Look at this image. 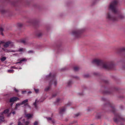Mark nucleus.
<instances>
[{
	"label": "nucleus",
	"instance_id": "nucleus-1",
	"mask_svg": "<svg viewBox=\"0 0 125 125\" xmlns=\"http://www.w3.org/2000/svg\"><path fill=\"white\" fill-rule=\"evenodd\" d=\"M92 62L96 64L98 66H100L101 67L106 69H111L114 67V65L113 62H104L101 60L97 59L93 60Z\"/></svg>",
	"mask_w": 125,
	"mask_h": 125
},
{
	"label": "nucleus",
	"instance_id": "nucleus-2",
	"mask_svg": "<svg viewBox=\"0 0 125 125\" xmlns=\"http://www.w3.org/2000/svg\"><path fill=\"white\" fill-rule=\"evenodd\" d=\"M117 1L114 0L111 3L109 7V9L115 13H116L118 11V10L117 7Z\"/></svg>",
	"mask_w": 125,
	"mask_h": 125
},
{
	"label": "nucleus",
	"instance_id": "nucleus-3",
	"mask_svg": "<svg viewBox=\"0 0 125 125\" xmlns=\"http://www.w3.org/2000/svg\"><path fill=\"white\" fill-rule=\"evenodd\" d=\"M124 17V16L122 14H121L118 16V18H115L111 15L109 13L107 14L106 15V18L108 20L110 21H117L118 18L122 19Z\"/></svg>",
	"mask_w": 125,
	"mask_h": 125
},
{
	"label": "nucleus",
	"instance_id": "nucleus-4",
	"mask_svg": "<svg viewBox=\"0 0 125 125\" xmlns=\"http://www.w3.org/2000/svg\"><path fill=\"white\" fill-rule=\"evenodd\" d=\"M81 30H76L73 31L72 33V35L76 38H79L80 36V34L81 33Z\"/></svg>",
	"mask_w": 125,
	"mask_h": 125
},
{
	"label": "nucleus",
	"instance_id": "nucleus-5",
	"mask_svg": "<svg viewBox=\"0 0 125 125\" xmlns=\"http://www.w3.org/2000/svg\"><path fill=\"white\" fill-rule=\"evenodd\" d=\"M115 117L114 118V122L118 123L120 120H123L121 116L119 114H115Z\"/></svg>",
	"mask_w": 125,
	"mask_h": 125
},
{
	"label": "nucleus",
	"instance_id": "nucleus-6",
	"mask_svg": "<svg viewBox=\"0 0 125 125\" xmlns=\"http://www.w3.org/2000/svg\"><path fill=\"white\" fill-rule=\"evenodd\" d=\"M19 98L16 97H13L10 98L9 101L10 103H14L18 100H19Z\"/></svg>",
	"mask_w": 125,
	"mask_h": 125
},
{
	"label": "nucleus",
	"instance_id": "nucleus-7",
	"mask_svg": "<svg viewBox=\"0 0 125 125\" xmlns=\"http://www.w3.org/2000/svg\"><path fill=\"white\" fill-rule=\"evenodd\" d=\"M52 83H53L54 86H56L57 84V81L54 78L49 83L50 85H51Z\"/></svg>",
	"mask_w": 125,
	"mask_h": 125
},
{
	"label": "nucleus",
	"instance_id": "nucleus-8",
	"mask_svg": "<svg viewBox=\"0 0 125 125\" xmlns=\"http://www.w3.org/2000/svg\"><path fill=\"white\" fill-rule=\"evenodd\" d=\"M65 110V107H62L61 109L59 112V113L61 114H62L64 113Z\"/></svg>",
	"mask_w": 125,
	"mask_h": 125
},
{
	"label": "nucleus",
	"instance_id": "nucleus-9",
	"mask_svg": "<svg viewBox=\"0 0 125 125\" xmlns=\"http://www.w3.org/2000/svg\"><path fill=\"white\" fill-rule=\"evenodd\" d=\"M11 43V42H6L5 44L3 45V46L5 48H7L8 47L9 45Z\"/></svg>",
	"mask_w": 125,
	"mask_h": 125
},
{
	"label": "nucleus",
	"instance_id": "nucleus-10",
	"mask_svg": "<svg viewBox=\"0 0 125 125\" xmlns=\"http://www.w3.org/2000/svg\"><path fill=\"white\" fill-rule=\"evenodd\" d=\"M9 110L8 109L5 110L3 112H2L0 114L1 115H3V114H6L7 113L9 112Z\"/></svg>",
	"mask_w": 125,
	"mask_h": 125
},
{
	"label": "nucleus",
	"instance_id": "nucleus-11",
	"mask_svg": "<svg viewBox=\"0 0 125 125\" xmlns=\"http://www.w3.org/2000/svg\"><path fill=\"white\" fill-rule=\"evenodd\" d=\"M61 101L60 99L59 98H58L57 99L56 102H55V104L56 105H58V103L60 102Z\"/></svg>",
	"mask_w": 125,
	"mask_h": 125
},
{
	"label": "nucleus",
	"instance_id": "nucleus-12",
	"mask_svg": "<svg viewBox=\"0 0 125 125\" xmlns=\"http://www.w3.org/2000/svg\"><path fill=\"white\" fill-rule=\"evenodd\" d=\"M4 121V118L3 116H0V122H3Z\"/></svg>",
	"mask_w": 125,
	"mask_h": 125
},
{
	"label": "nucleus",
	"instance_id": "nucleus-13",
	"mask_svg": "<svg viewBox=\"0 0 125 125\" xmlns=\"http://www.w3.org/2000/svg\"><path fill=\"white\" fill-rule=\"evenodd\" d=\"M110 109L112 110L111 111L113 112V113L115 112V110L114 108V105H113L112 106H110Z\"/></svg>",
	"mask_w": 125,
	"mask_h": 125
},
{
	"label": "nucleus",
	"instance_id": "nucleus-14",
	"mask_svg": "<svg viewBox=\"0 0 125 125\" xmlns=\"http://www.w3.org/2000/svg\"><path fill=\"white\" fill-rule=\"evenodd\" d=\"M22 105V104L21 103H19L16 104L15 108L17 109L18 108V106H20Z\"/></svg>",
	"mask_w": 125,
	"mask_h": 125
},
{
	"label": "nucleus",
	"instance_id": "nucleus-15",
	"mask_svg": "<svg viewBox=\"0 0 125 125\" xmlns=\"http://www.w3.org/2000/svg\"><path fill=\"white\" fill-rule=\"evenodd\" d=\"M26 115L28 118L29 119L30 118L32 117L33 115L29 114H28Z\"/></svg>",
	"mask_w": 125,
	"mask_h": 125
},
{
	"label": "nucleus",
	"instance_id": "nucleus-16",
	"mask_svg": "<svg viewBox=\"0 0 125 125\" xmlns=\"http://www.w3.org/2000/svg\"><path fill=\"white\" fill-rule=\"evenodd\" d=\"M28 99H25L24 101H23L22 102H21V103L22 104H24V105L27 102H28Z\"/></svg>",
	"mask_w": 125,
	"mask_h": 125
},
{
	"label": "nucleus",
	"instance_id": "nucleus-17",
	"mask_svg": "<svg viewBox=\"0 0 125 125\" xmlns=\"http://www.w3.org/2000/svg\"><path fill=\"white\" fill-rule=\"evenodd\" d=\"M74 70L75 71H78L79 69V68L78 67L76 66L74 68Z\"/></svg>",
	"mask_w": 125,
	"mask_h": 125
},
{
	"label": "nucleus",
	"instance_id": "nucleus-18",
	"mask_svg": "<svg viewBox=\"0 0 125 125\" xmlns=\"http://www.w3.org/2000/svg\"><path fill=\"white\" fill-rule=\"evenodd\" d=\"M6 59V58L5 57H3L0 59L1 61L2 62L4 61Z\"/></svg>",
	"mask_w": 125,
	"mask_h": 125
},
{
	"label": "nucleus",
	"instance_id": "nucleus-19",
	"mask_svg": "<svg viewBox=\"0 0 125 125\" xmlns=\"http://www.w3.org/2000/svg\"><path fill=\"white\" fill-rule=\"evenodd\" d=\"M14 71L13 70H9L7 71L8 72L10 73H13Z\"/></svg>",
	"mask_w": 125,
	"mask_h": 125
},
{
	"label": "nucleus",
	"instance_id": "nucleus-20",
	"mask_svg": "<svg viewBox=\"0 0 125 125\" xmlns=\"http://www.w3.org/2000/svg\"><path fill=\"white\" fill-rule=\"evenodd\" d=\"M45 118L47 119V120L48 122H49L50 121H52V119L50 117H45Z\"/></svg>",
	"mask_w": 125,
	"mask_h": 125
},
{
	"label": "nucleus",
	"instance_id": "nucleus-21",
	"mask_svg": "<svg viewBox=\"0 0 125 125\" xmlns=\"http://www.w3.org/2000/svg\"><path fill=\"white\" fill-rule=\"evenodd\" d=\"M21 42L25 44L26 42V41L25 40L23 39L21 40Z\"/></svg>",
	"mask_w": 125,
	"mask_h": 125
},
{
	"label": "nucleus",
	"instance_id": "nucleus-22",
	"mask_svg": "<svg viewBox=\"0 0 125 125\" xmlns=\"http://www.w3.org/2000/svg\"><path fill=\"white\" fill-rule=\"evenodd\" d=\"M37 100H36L35 102L33 103V104L35 106V107L37 108V105L36 104V102Z\"/></svg>",
	"mask_w": 125,
	"mask_h": 125
},
{
	"label": "nucleus",
	"instance_id": "nucleus-23",
	"mask_svg": "<svg viewBox=\"0 0 125 125\" xmlns=\"http://www.w3.org/2000/svg\"><path fill=\"white\" fill-rule=\"evenodd\" d=\"M2 49L5 52H10V51L6 49H4L3 48H2Z\"/></svg>",
	"mask_w": 125,
	"mask_h": 125
},
{
	"label": "nucleus",
	"instance_id": "nucleus-24",
	"mask_svg": "<svg viewBox=\"0 0 125 125\" xmlns=\"http://www.w3.org/2000/svg\"><path fill=\"white\" fill-rule=\"evenodd\" d=\"M72 83V81H69L68 83V86H70L71 85Z\"/></svg>",
	"mask_w": 125,
	"mask_h": 125
},
{
	"label": "nucleus",
	"instance_id": "nucleus-25",
	"mask_svg": "<svg viewBox=\"0 0 125 125\" xmlns=\"http://www.w3.org/2000/svg\"><path fill=\"white\" fill-rule=\"evenodd\" d=\"M27 61V59L25 58H23L22 60H21V61L22 62L26 61Z\"/></svg>",
	"mask_w": 125,
	"mask_h": 125
},
{
	"label": "nucleus",
	"instance_id": "nucleus-26",
	"mask_svg": "<svg viewBox=\"0 0 125 125\" xmlns=\"http://www.w3.org/2000/svg\"><path fill=\"white\" fill-rule=\"evenodd\" d=\"M34 90L36 93H38L39 91V89H36L35 88H34Z\"/></svg>",
	"mask_w": 125,
	"mask_h": 125
},
{
	"label": "nucleus",
	"instance_id": "nucleus-27",
	"mask_svg": "<svg viewBox=\"0 0 125 125\" xmlns=\"http://www.w3.org/2000/svg\"><path fill=\"white\" fill-rule=\"evenodd\" d=\"M51 74V73H50L49 75L47 76V78L48 79V78H50Z\"/></svg>",
	"mask_w": 125,
	"mask_h": 125
},
{
	"label": "nucleus",
	"instance_id": "nucleus-28",
	"mask_svg": "<svg viewBox=\"0 0 125 125\" xmlns=\"http://www.w3.org/2000/svg\"><path fill=\"white\" fill-rule=\"evenodd\" d=\"M80 115V113H78L77 114H75L74 115L75 116V117H77Z\"/></svg>",
	"mask_w": 125,
	"mask_h": 125
},
{
	"label": "nucleus",
	"instance_id": "nucleus-29",
	"mask_svg": "<svg viewBox=\"0 0 125 125\" xmlns=\"http://www.w3.org/2000/svg\"><path fill=\"white\" fill-rule=\"evenodd\" d=\"M50 88V87H47L45 89V91H48L49 89Z\"/></svg>",
	"mask_w": 125,
	"mask_h": 125
},
{
	"label": "nucleus",
	"instance_id": "nucleus-30",
	"mask_svg": "<svg viewBox=\"0 0 125 125\" xmlns=\"http://www.w3.org/2000/svg\"><path fill=\"white\" fill-rule=\"evenodd\" d=\"M28 106L29 108H31V106H30L29 105V104H28V103H27L26 104H25L24 105V106Z\"/></svg>",
	"mask_w": 125,
	"mask_h": 125
},
{
	"label": "nucleus",
	"instance_id": "nucleus-31",
	"mask_svg": "<svg viewBox=\"0 0 125 125\" xmlns=\"http://www.w3.org/2000/svg\"><path fill=\"white\" fill-rule=\"evenodd\" d=\"M3 31L4 29L2 27H0V31L2 32Z\"/></svg>",
	"mask_w": 125,
	"mask_h": 125
},
{
	"label": "nucleus",
	"instance_id": "nucleus-32",
	"mask_svg": "<svg viewBox=\"0 0 125 125\" xmlns=\"http://www.w3.org/2000/svg\"><path fill=\"white\" fill-rule=\"evenodd\" d=\"M14 90L15 91V92H16L17 93H18L19 92V90L16 89L15 88H14Z\"/></svg>",
	"mask_w": 125,
	"mask_h": 125
},
{
	"label": "nucleus",
	"instance_id": "nucleus-33",
	"mask_svg": "<svg viewBox=\"0 0 125 125\" xmlns=\"http://www.w3.org/2000/svg\"><path fill=\"white\" fill-rule=\"evenodd\" d=\"M23 49L22 48L18 50V51H23Z\"/></svg>",
	"mask_w": 125,
	"mask_h": 125
},
{
	"label": "nucleus",
	"instance_id": "nucleus-34",
	"mask_svg": "<svg viewBox=\"0 0 125 125\" xmlns=\"http://www.w3.org/2000/svg\"><path fill=\"white\" fill-rule=\"evenodd\" d=\"M38 124V122L37 121H36L34 123V125H37Z\"/></svg>",
	"mask_w": 125,
	"mask_h": 125
},
{
	"label": "nucleus",
	"instance_id": "nucleus-35",
	"mask_svg": "<svg viewBox=\"0 0 125 125\" xmlns=\"http://www.w3.org/2000/svg\"><path fill=\"white\" fill-rule=\"evenodd\" d=\"M18 52V51L17 50H15V51L11 50V51H10V52Z\"/></svg>",
	"mask_w": 125,
	"mask_h": 125
},
{
	"label": "nucleus",
	"instance_id": "nucleus-36",
	"mask_svg": "<svg viewBox=\"0 0 125 125\" xmlns=\"http://www.w3.org/2000/svg\"><path fill=\"white\" fill-rule=\"evenodd\" d=\"M121 51H125V48H122L121 49Z\"/></svg>",
	"mask_w": 125,
	"mask_h": 125
},
{
	"label": "nucleus",
	"instance_id": "nucleus-37",
	"mask_svg": "<svg viewBox=\"0 0 125 125\" xmlns=\"http://www.w3.org/2000/svg\"><path fill=\"white\" fill-rule=\"evenodd\" d=\"M26 92V91H22V94H24Z\"/></svg>",
	"mask_w": 125,
	"mask_h": 125
},
{
	"label": "nucleus",
	"instance_id": "nucleus-38",
	"mask_svg": "<svg viewBox=\"0 0 125 125\" xmlns=\"http://www.w3.org/2000/svg\"><path fill=\"white\" fill-rule=\"evenodd\" d=\"M29 123V121H26V124L25 125H28V124Z\"/></svg>",
	"mask_w": 125,
	"mask_h": 125
},
{
	"label": "nucleus",
	"instance_id": "nucleus-39",
	"mask_svg": "<svg viewBox=\"0 0 125 125\" xmlns=\"http://www.w3.org/2000/svg\"><path fill=\"white\" fill-rule=\"evenodd\" d=\"M33 52L32 51H28V52L29 53H32Z\"/></svg>",
	"mask_w": 125,
	"mask_h": 125
},
{
	"label": "nucleus",
	"instance_id": "nucleus-40",
	"mask_svg": "<svg viewBox=\"0 0 125 125\" xmlns=\"http://www.w3.org/2000/svg\"><path fill=\"white\" fill-rule=\"evenodd\" d=\"M102 100L103 101H105L106 99L104 97H102Z\"/></svg>",
	"mask_w": 125,
	"mask_h": 125
},
{
	"label": "nucleus",
	"instance_id": "nucleus-41",
	"mask_svg": "<svg viewBox=\"0 0 125 125\" xmlns=\"http://www.w3.org/2000/svg\"><path fill=\"white\" fill-rule=\"evenodd\" d=\"M21 125V122H18V125Z\"/></svg>",
	"mask_w": 125,
	"mask_h": 125
},
{
	"label": "nucleus",
	"instance_id": "nucleus-42",
	"mask_svg": "<svg viewBox=\"0 0 125 125\" xmlns=\"http://www.w3.org/2000/svg\"><path fill=\"white\" fill-rule=\"evenodd\" d=\"M12 68H14L15 69H18V68L17 67H12Z\"/></svg>",
	"mask_w": 125,
	"mask_h": 125
},
{
	"label": "nucleus",
	"instance_id": "nucleus-43",
	"mask_svg": "<svg viewBox=\"0 0 125 125\" xmlns=\"http://www.w3.org/2000/svg\"><path fill=\"white\" fill-rule=\"evenodd\" d=\"M84 76L85 77H87L88 76V75H84Z\"/></svg>",
	"mask_w": 125,
	"mask_h": 125
},
{
	"label": "nucleus",
	"instance_id": "nucleus-44",
	"mask_svg": "<svg viewBox=\"0 0 125 125\" xmlns=\"http://www.w3.org/2000/svg\"><path fill=\"white\" fill-rule=\"evenodd\" d=\"M21 62H22V61H21V60L20 61V62H16V64H17V63H21Z\"/></svg>",
	"mask_w": 125,
	"mask_h": 125
},
{
	"label": "nucleus",
	"instance_id": "nucleus-45",
	"mask_svg": "<svg viewBox=\"0 0 125 125\" xmlns=\"http://www.w3.org/2000/svg\"><path fill=\"white\" fill-rule=\"evenodd\" d=\"M5 11L4 10H3L1 11V12L2 13H3Z\"/></svg>",
	"mask_w": 125,
	"mask_h": 125
},
{
	"label": "nucleus",
	"instance_id": "nucleus-46",
	"mask_svg": "<svg viewBox=\"0 0 125 125\" xmlns=\"http://www.w3.org/2000/svg\"><path fill=\"white\" fill-rule=\"evenodd\" d=\"M56 95V94H55L54 95H52V96L53 97H55Z\"/></svg>",
	"mask_w": 125,
	"mask_h": 125
},
{
	"label": "nucleus",
	"instance_id": "nucleus-47",
	"mask_svg": "<svg viewBox=\"0 0 125 125\" xmlns=\"http://www.w3.org/2000/svg\"><path fill=\"white\" fill-rule=\"evenodd\" d=\"M12 113L13 115H14L15 114V111H13L12 112Z\"/></svg>",
	"mask_w": 125,
	"mask_h": 125
},
{
	"label": "nucleus",
	"instance_id": "nucleus-48",
	"mask_svg": "<svg viewBox=\"0 0 125 125\" xmlns=\"http://www.w3.org/2000/svg\"><path fill=\"white\" fill-rule=\"evenodd\" d=\"M68 118H66L65 119V121H68Z\"/></svg>",
	"mask_w": 125,
	"mask_h": 125
},
{
	"label": "nucleus",
	"instance_id": "nucleus-49",
	"mask_svg": "<svg viewBox=\"0 0 125 125\" xmlns=\"http://www.w3.org/2000/svg\"><path fill=\"white\" fill-rule=\"evenodd\" d=\"M13 103H11L10 104V105H11V106H12V105H13Z\"/></svg>",
	"mask_w": 125,
	"mask_h": 125
},
{
	"label": "nucleus",
	"instance_id": "nucleus-50",
	"mask_svg": "<svg viewBox=\"0 0 125 125\" xmlns=\"http://www.w3.org/2000/svg\"><path fill=\"white\" fill-rule=\"evenodd\" d=\"M1 32V35L2 36H3L4 34H3V33H2V32Z\"/></svg>",
	"mask_w": 125,
	"mask_h": 125
},
{
	"label": "nucleus",
	"instance_id": "nucleus-51",
	"mask_svg": "<svg viewBox=\"0 0 125 125\" xmlns=\"http://www.w3.org/2000/svg\"><path fill=\"white\" fill-rule=\"evenodd\" d=\"M28 93H30V94H31V91H30V92H28Z\"/></svg>",
	"mask_w": 125,
	"mask_h": 125
},
{
	"label": "nucleus",
	"instance_id": "nucleus-52",
	"mask_svg": "<svg viewBox=\"0 0 125 125\" xmlns=\"http://www.w3.org/2000/svg\"><path fill=\"white\" fill-rule=\"evenodd\" d=\"M21 68H21V67H20V68H19V69H21Z\"/></svg>",
	"mask_w": 125,
	"mask_h": 125
},
{
	"label": "nucleus",
	"instance_id": "nucleus-53",
	"mask_svg": "<svg viewBox=\"0 0 125 125\" xmlns=\"http://www.w3.org/2000/svg\"><path fill=\"white\" fill-rule=\"evenodd\" d=\"M41 35H40V34H39V35H38V36H41Z\"/></svg>",
	"mask_w": 125,
	"mask_h": 125
},
{
	"label": "nucleus",
	"instance_id": "nucleus-54",
	"mask_svg": "<svg viewBox=\"0 0 125 125\" xmlns=\"http://www.w3.org/2000/svg\"><path fill=\"white\" fill-rule=\"evenodd\" d=\"M9 116V115H7V116Z\"/></svg>",
	"mask_w": 125,
	"mask_h": 125
},
{
	"label": "nucleus",
	"instance_id": "nucleus-55",
	"mask_svg": "<svg viewBox=\"0 0 125 125\" xmlns=\"http://www.w3.org/2000/svg\"><path fill=\"white\" fill-rule=\"evenodd\" d=\"M1 42V43H2V42Z\"/></svg>",
	"mask_w": 125,
	"mask_h": 125
},
{
	"label": "nucleus",
	"instance_id": "nucleus-56",
	"mask_svg": "<svg viewBox=\"0 0 125 125\" xmlns=\"http://www.w3.org/2000/svg\"><path fill=\"white\" fill-rule=\"evenodd\" d=\"M91 125H92V124H91Z\"/></svg>",
	"mask_w": 125,
	"mask_h": 125
}]
</instances>
